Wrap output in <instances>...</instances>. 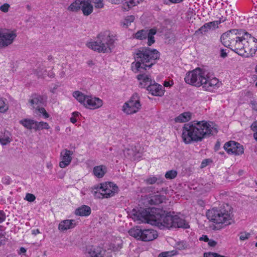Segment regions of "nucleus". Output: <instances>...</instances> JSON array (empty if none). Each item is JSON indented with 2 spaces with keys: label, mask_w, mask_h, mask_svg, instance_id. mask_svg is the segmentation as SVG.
Returning a JSON list of instances; mask_svg holds the SVG:
<instances>
[{
  "label": "nucleus",
  "mask_w": 257,
  "mask_h": 257,
  "mask_svg": "<svg viewBox=\"0 0 257 257\" xmlns=\"http://www.w3.org/2000/svg\"><path fill=\"white\" fill-rule=\"evenodd\" d=\"M114 36L106 31L100 33L95 41L88 43L87 46L99 53H110L114 47Z\"/></svg>",
  "instance_id": "7ed1b4c3"
},
{
  "label": "nucleus",
  "mask_w": 257,
  "mask_h": 257,
  "mask_svg": "<svg viewBox=\"0 0 257 257\" xmlns=\"http://www.w3.org/2000/svg\"><path fill=\"white\" fill-rule=\"evenodd\" d=\"M150 208H140L133 209L128 214L129 216L139 223H148L150 218Z\"/></svg>",
  "instance_id": "9d476101"
},
{
  "label": "nucleus",
  "mask_w": 257,
  "mask_h": 257,
  "mask_svg": "<svg viewBox=\"0 0 257 257\" xmlns=\"http://www.w3.org/2000/svg\"><path fill=\"white\" fill-rule=\"evenodd\" d=\"M86 107L90 109H96L100 107L102 104V100L97 97H92L91 96L88 95L86 101Z\"/></svg>",
  "instance_id": "a211bd4d"
},
{
  "label": "nucleus",
  "mask_w": 257,
  "mask_h": 257,
  "mask_svg": "<svg viewBox=\"0 0 257 257\" xmlns=\"http://www.w3.org/2000/svg\"><path fill=\"white\" fill-rule=\"evenodd\" d=\"M73 155V152L65 149L62 151L60 154L61 161L59 163V166L62 168H64L68 166L71 162Z\"/></svg>",
  "instance_id": "f3484780"
},
{
  "label": "nucleus",
  "mask_w": 257,
  "mask_h": 257,
  "mask_svg": "<svg viewBox=\"0 0 257 257\" xmlns=\"http://www.w3.org/2000/svg\"><path fill=\"white\" fill-rule=\"evenodd\" d=\"M226 50L221 49L220 50V56L221 58H224L227 56V52H226Z\"/></svg>",
  "instance_id": "bf43d9fd"
},
{
  "label": "nucleus",
  "mask_w": 257,
  "mask_h": 257,
  "mask_svg": "<svg viewBox=\"0 0 257 257\" xmlns=\"http://www.w3.org/2000/svg\"><path fill=\"white\" fill-rule=\"evenodd\" d=\"M250 127L253 132H255L253 134V137L257 141V121L253 122Z\"/></svg>",
  "instance_id": "09e8293b"
},
{
  "label": "nucleus",
  "mask_w": 257,
  "mask_h": 257,
  "mask_svg": "<svg viewBox=\"0 0 257 257\" xmlns=\"http://www.w3.org/2000/svg\"><path fill=\"white\" fill-rule=\"evenodd\" d=\"M207 128L206 121L204 120L194 121L184 124L182 134L184 142L188 144L192 142L202 141L209 134L205 131Z\"/></svg>",
  "instance_id": "f03ea898"
},
{
  "label": "nucleus",
  "mask_w": 257,
  "mask_h": 257,
  "mask_svg": "<svg viewBox=\"0 0 257 257\" xmlns=\"http://www.w3.org/2000/svg\"><path fill=\"white\" fill-rule=\"evenodd\" d=\"M210 29H211L208 23H205L203 26H202L200 28L196 31V33L198 34L200 33L201 34H203V32H206Z\"/></svg>",
  "instance_id": "79ce46f5"
},
{
  "label": "nucleus",
  "mask_w": 257,
  "mask_h": 257,
  "mask_svg": "<svg viewBox=\"0 0 257 257\" xmlns=\"http://www.w3.org/2000/svg\"><path fill=\"white\" fill-rule=\"evenodd\" d=\"M187 247V244L185 241H179L176 244V248L179 250L184 249Z\"/></svg>",
  "instance_id": "49530a36"
},
{
  "label": "nucleus",
  "mask_w": 257,
  "mask_h": 257,
  "mask_svg": "<svg viewBox=\"0 0 257 257\" xmlns=\"http://www.w3.org/2000/svg\"><path fill=\"white\" fill-rule=\"evenodd\" d=\"M29 102L30 103L33 108L35 109V111H37L38 109L41 108L44 104L45 99L42 95L34 94L31 95Z\"/></svg>",
  "instance_id": "dca6fc26"
},
{
  "label": "nucleus",
  "mask_w": 257,
  "mask_h": 257,
  "mask_svg": "<svg viewBox=\"0 0 257 257\" xmlns=\"http://www.w3.org/2000/svg\"><path fill=\"white\" fill-rule=\"evenodd\" d=\"M86 257H103L99 250L96 251L95 248L91 247L87 252Z\"/></svg>",
  "instance_id": "e433bc0d"
},
{
  "label": "nucleus",
  "mask_w": 257,
  "mask_h": 257,
  "mask_svg": "<svg viewBox=\"0 0 257 257\" xmlns=\"http://www.w3.org/2000/svg\"><path fill=\"white\" fill-rule=\"evenodd\" d=\"M206 125L207 126V129H205V132H208V134L207 137L210 136L211 135H214L216 134L218 132V130L216 127H212L210 124L206 122Z\"/></svg>",
  "instance_id": "58836bf2"
},
{
  "label": "nucleus",
  "mask_w": 257,
  "mask_h": 257,
  "mask_svg": "<svg viewBox=\"0 0 257 257\" xmlns=\"http://www.w3.org/2000/svg\"><path fill=\"white\" fill-rule=\"evenodd\" d=\"M106 172V168L103 165L97 166L93 168V173L97 178H102Z\"/></svg>",
  "instance_id": "393cba45"
},
{
  "label": "nucleus",
  "mask_w": 257,
  "mask_h": 257,
  "mask_svg": "<svg viewBox=\"0 0 257 257\" xmlns=\"http://www.w3.org/2000/svg\"><path fill=\"white\" fill-rule=\"evenodd\" d=\"M6 219V215L3 211H0V223L3 222ZM6 243L5 236L0 233V246L5 244Z\"/></svg>",
  "instance_id": "f704fd0d"
},
{
  "label": "nucleus",
  "mask_w": 257,
  "mask_h": 257,
  "mask_svg": "<svg viewBox=\"0 0 257 257\" xmlns=\"http://www.w3.org/2000/svg\"><path fill=\"white\" fill-rule=\"evenodd\" d=\"M250 236V233L245 232H240L239 238L241 240H244L248 239Z\"/></svg>",
  "instance_id": "3c124183"
},
{
  "label": "nucleus",
  "mask_w": 257,
  "mask_h": 257,
  "mask_svg": "<svg viewBox=\"0 0 257 257\" xmlns=\"http://www.w3.org/2000/svg\"><path fill=\"white\" fill-rule=\"evenodd\" d=\"M95 185L92 188L91 193L94 195V197L97 199H102L105 198L104 195L102 193L101 190L99 189L95 188Z\"/></svg>",
  "instance_id": "c9c22d12"
},
{
  "label": "nucleus",
  "mask_w": 257,
  "mask_h": 257,
  "mask_svg": "<svg viewBox=\"0 0 257 257\" xmlns=\"http://www.w3.org/2000/svg\"><path fill=\"white\" fill-rule=\"evenodd\" d=\"M20 123L29 130L34 129L35 120L31 119H24L20 121Z\"/></svg>",
  "instance_id": "c85d7f7f"
},
{
  "label": "nucleus",
  "mask_w": 257,
  "mask_h": 257,
  "mask_svg": "<svg viewBox=\"0 0 257 257\" xmlns=\"http://www.w3.org/2000/svg\"><path fill=\"white\" fill-rule=\"evenodd\" d=\"M150 218L148 223L155 225L162 229V221L164 214L162 210L156 208H150Z\"/></svg>",
  "instance_id": "ddd939ff"
},
{
  "label": "nucleus",
  "mask_w": 257,
  "mask_h": 257,
  "mask_svg": "<svg viewBox=\"0 0 257 257\" xmlns=\"http://www.w3.org/2000/svg\"><path fill=\"white\" fill-rule=\"evenodd\" d=\"M37 73L39 77H43L47 75V71L45 69L40 68L37 70Z\"/></svg>",
  "instance_id": "864d4df0"
},
{
  "label": "nucleus",
  "mask_w": 257,
  "mask_h": 257,
  "mask_svg": "<svg viewBox=\"0 0 257 257\" xmlns=\"http://www.w3.org/2000/svg\"><path fill=\"white\" fill-rule=\"evenodd\" d=\"M135 153L134 160L139 159L142 157V153L140 152L141 148L139 146H132Z\"/></svg>",
  "instance_id": "a19ab883"
},
{
  "label": "nucleus",
  "mask_w": 257,
  "mask_h": 257,
  "mask_svg": "<svg viewBox=\"0 0 257 257\" xmlns=\"http://www.w3.org/2000/svg\"><path fill=\"white\" fill-rule=\"evenodd\" d=\"M50 128V126L47 122L44 121L38 122L35 121V130L36 131L42 130L43 129L48 130Z\"/></svg>",
  "instance_id": "473e14b6"
},
{
  "label": "nucleus",
  "mask_w": 257,
  "mask_h": 257,
  "mask_svg": "<svg viewBox=\"0 0 257 257\" xmlns=\"http://www.w3.org/2000/svg\"><path fill=\"white\" fill-rule=\"evenodd\" d=\"M177 173L176 171L170 170L166 172L165 176L167 179H172L177 176Z\"/></svg>",
  "instance_id": "c03bdc74"
},
{
  "label": "nucleus",
  "mask_w": 257,
  "mask_h": 257,
  "mask_svg": "<svg viewBox=\"0 0 257 257\" xmlns=\"http://www.w3.org/2000/svg\"><path fill=\"white\" fill-rule=\"evenodd\" d=\"M208 24H209V25H210L211 29H212V28L215 29V28H217L218 25L219 24L218 21L211 22L208 23Z\"/></svg>",
  "instance_id": "13d9d810"
},
{
  "label": "nucleus",
  "mask_w": 257,
  "mask_h": 257,
  "mask_svg": "<svg viewBox=\"0 0 257 257\" xmlns=\"http://www.w3.org/2000/svg\"><path fill=\"white\" fill-rule=\"evenodd\" d=\"M135 20V17L133 15L127 16L124 21L121 22V25L123 27L127 28L128 26L131 25V23L133 22Z\"/></svg>",
  "instance_id": "4c0bfd02"
},
{
  "label": "nucleus",
  "mask_w": 257,
  "mask_h": 257,
  "mask_svg": "<svg viewBox=\"0 0 257 257\" xmlns=\"http://www.w3.org/2000/svg\"><path fill=\"white\" fill-rule=\"evenodd\" d=\"M240 30L232 29L223 33L221 37L220 41L222 44L226 47L231 48V45L233 44L237 39H239V33Z\"/></svg>",
  "instance_id": "9b49d317"
},
{
  "label": "nucleus",
  "mask_w": 257,
  "mask_h": 257,
  "mask_svg": "<svg viewBox=\"0 0 257 257\" xmlns=\"http://www.w3.org/2000/svg\"><path fill=\"white\" fill-rule=\"evenodd\" d=\"M83 0H76L68 8V10L71 12H77L81 9Z\"/></svg>",
  "instance_id": "c756f323"
},
{
  "label": "nucleus",
  "mask_w": 257,
  "mask_h": 257,
  "mask_svg": "<svg viewBox=\"0 0 257 257\" xmlns=\"http://www.w3.org/2000/svg\"><path fill=\"white\" fill-rule=\"evenodd\" d=\"M7 99L0 97V112H5L8 109V105L6 103Z\"/></svg>",
  "instance_id": "ea45409f"
},
{
  "label": "nucleus",
  "mask_w": 257,
  "mask_h": 257,
  "mask_svg": "<svg viewBox=\"0 0 257 257\" xmlns=\"http://www.w3.org/2000/svg\"><path fill=\"white\" fill-rule=\"evenodd\" d=\"M239 38L236 40L235 42H233V45H231L230 49L240 56L248 57L247 54L245 53V51L243 50L245 43L249 42H257V39L243 30H240Z\"/></svg>",
  "instance_id": "39448f33"
},
{
  "label": "nucleus",
  "mask_w": 257,
  "mask_h": 257,
  "mask_svg": "<svg viewBox=\"0 0 257 257\" xmlns=\"http://www.w3.org/2000/svg\"><path fill=\"white\" fill-rule=\"evenodd\" d=\"M204 257H222V255L213 252H205L204 253Z\"/></svg>",
  "instance_id": "6e6d98bb"
},
{
  "label": "nucleus",
  "mask_w": 257,
  "mask_h": 257,
  "mask_svg": "<svg viewBox=\"0 0 257 257\" xmlns=\"http://www.w3.org/2000/svg\"><path fill=\"white\" fill-rule=\"evenodd\" d=\"M16 37L17 35L14 32H0V49L12 44Z\"/></svg>",
  "instance_id": "2eb2a0df"
},
{
  "label": "nucleus",
  "mask_w": 257,
  "mask_h": 257,
  "mask_svg": "<svg viewBox=\"0 0 257 257\" xmlns=\"http://www.w3.org/2000/svg\"><path fill=\"white\" fill-rule=\"evenodd\" d=\"M252 108L255 110H257V103H256L255 101H251L250 102Z\"/></svg>",
  "instance_id": "69168bd1"
},
{
  "label": "nucleus",
  "mask_w": 257,
  "mask_h": 257,
  "mask_svg": "<svg viewBox=\"0 0 257 257\" xmlns=\"http://www.w3.org/2000/svg\"><path fill=\"white\" fill-rule=\"evenodd\" d=\"M92 1L95 4V7L96 8H102L104 6L103 0H92Z\"/></svg>",
  "instance_id": "603ef678"
},
{
  "label": "nucleus",
  "mask_w": 257,
  "mask_h": 257,
  "mask_svg": "<svg viewBox=\"0 0 257 257\" xmlns=\"http://www.w3.org/2000/svg\"><path fill=\"white\" fill-rule=\"evenodd\" d=\"M95 188L101 190L105 198L111 197L118 192L116 185L110 182L95 185Z\"/></svg>",
  "instance_id": "f8f14e48"
},
{
  "label": "nucleus",
  "mask_w": 257,
  "mask_h": 257,
  "mask_svg": "<svg viewBox=\"0 0 257 257\" xmlns=\"http://www.w3.org/2000/svg\"><path fill=\"white\" fill-rule=\"evenodd\" d=\"M209 238L207 235H203L201 237L199 238L200 240L204 241L205 242H208L209 241Z\"/></svg>",
  "instance_id": "0e129e2a"
},
{
  "label": "nucleus",
  "mask_w": 257,
  "mask_h": 257,
  "mask_svg": "<svg viewBox=\"0 0 257 257\" xmlns=\"http://www.w3.org/2000/svg\"><path fill=\"white\" fill-rule=\"evenodd\" d=\"M133 55L135 62L132 64V68L135 65V72L141 73L150 69L156 63L160 58V53L155 49L142 47L136 49Z\"/></svg>",
  "instance_id": "f257e3e1"
},
{
  "label": "nucleus",
  "mask_w": 257,
  "mask_h": 257,
  "mask_svg": "<svg viewBox=\"0 0 257 257\" xmlns=\"http://www.w3.org/2000/svg\"><path fill=\"white\" fill-rule=\"evenodd\" d=\"M157 179L156 177H150L144 180L147 184H154L156 182Z\"/></svg>",
  "instance_id": "de8ad7c7"
},
{
  "label": "nucleus",
  "mask_w": 257,
  "mask_h": 257,
  "mask_svg": "<svg viewBox=\"0 0 257 257\" xmlns=\"http://www.w3.org/2000/svg\"><path fill=\"white\" fill-rule=\"evenodd\" d=\"M91 210L89 206L82 205L75 210V213L77 215L84 216H88L91 214Z\"/></svg>",
  "instance_id": "5701e85b"
},
{
  "label": "nucleus",
  "mask_w": 257,
  "mask_h": 257,
  "mask_svg": "<svg viewBox=\"0 0 257 257\" xmlns=\"http://www.w3.org/2000/svg\"><path fill=\"white\" fill-rule=\"evenodd\" d=\"M109 3H111L112 4H115V5H118L121 3H122L125 0H107Z\"/></svg>",
  "instance_id": "052dcab7"
},
{
  "label": "nucleus",
  "mask_w": 257,
  "mask_h": 257,
  "mask_svg": "<svg viewBox=\"0 0 257 257\" xmlns=\"http://www.w3.org/2000/svg\"><path fill=\"white\" fill-rule=\"evenodd\" d=\"M165 199V196L161 195H156L152 196L150 202L151 204L157 205L163 202Z\"/></svg>",
  "instance_id": "2f4dec72"
},
{
  "label": "nucleus",
  "mask_w": 257,
  "mask_h": 257,
  "mask_svg": "<svg viewBox=\"0 0 257 257\" xmlns=\"http://www.w3.org/2000/svg\"><path fill=\"white\" fill-rule=\"evenodd\" d=\"M149 30L143 29L138 31L134 35V37L137 39L143 40L146 39L148 36Z\"/></svg>",
  "instance_id": "7c9ffc66"
},
{
  "label": "nucleus",
  "mask_w": 257,
  "mask_h": 257,
  "mask_svg": "<svg viewBox=\"0 0 257 257\" xmlns=\"http://www.w3.org/2000/svg\"><path fill=\"white\" fill-rule=\"evenodd\" d=\"M230 212V207L226 204V206H221L219 209L213 208L208 210L206 212V216L209 220L214 223L227 225L231 223V218Z\"/></svg>",
  "instance_id": "20e7f679"
},
{
  "label": "nucleus",
  "mask_w": 257,
  "mask_h": 257,
  "mask_svg": "<svg viewBox=\"0 0 257 257\" xmlns=\"http://www.w3.org/2000/svg\"><path fill=\"white\" fill-rule=\"evenodd\" d=\"M35 113L36 114H38V113L42 114L45 118H48L50 116L45 109L43 107H41V108L38 109V110L35 111Z\"/></svg>",
  "instance_id": "a18cd8bd"
},
{
  "label": "nucleus",
  "mask_w": 257,
  "mask_h": 257,
  "mask_svg": "<svg viewBox=\"0 0 257 257\" xmlns=\"http://www.w3.org/2000/svg\"><path fill=\"white\" fill-rule=\"evenodd\" d=\"M173 252H174V251H166V252H164L165 253V255H166V256H167V257H171L174 254Z\"/></svg>",
  "instance_id": "774afa93"
},
{
  "label": "nucleus",
  "mask_w": 257,
  "mask_h": 257,
  "mask_svg": "<svg viewBox=\"0 0 257 257\" xmlns=\"http://www.w3.org/2000/svg\"><path fill=\"white\" fill-rule=\"evenodd\" d=\"M128 233L135 238L144 241L153 240L158 236L156 231L153 229H142L138 226L131 228Z\"/></svg>",
  "instance_id": "6e6552de"
},
{
  "label": "nucleus",
  "mask_w": 257,
  "mask_h": 257,
  "mask_svg": "<svg viewBox=\"0 0 257 257\" xmlns=\"http://www.w3.org/2000/svg\"><path fill=\"white\" fill-rule=\"evenodd\" d=\"M2 182L6 185H9L11 183V179L10 177L7 176L5 177H4L2 179Z\"/></svg>",
  "instance_id": "4d7b16f0"
},
{
  "label": "nucleus",
  "mask_w": 257,
  "mask_h": 257,
  "mask_svg": "<svg viewBox=\"0 0 257 257\" xmlns=\"http://www.w3.org/2000/svg\"><path fill=\"white\" fill-rule=\"evenodd\" d=\"M223 148L229 154L239 155L244 152V149L242 145L232 141L226 142L224 145Z\"/></svg>",
  "instance_id": "4468645a"
},
{
  "label": "nucleus",
  "mask_w": 257,
  "mask_h": 257,
  "mask_svg": "<svg viewBox=\"0 0 257 257\" xmlns=\"http://www.w3.org/2000/svg\"><path fill=\"white\" fill-rule=\"evenodd\" d=\"M124 153L125 155H127V156L130 159L135 158V153H134L133 149L132 147L130 148L125 149L124 150Z\"/></svg>",
  "instance_id": "37998d69"
},
{
  "label": "nucleus",
  "mask_w": 257,
  "mask_h": 257,
  "mask_svg": "<svg viewBox=\"0 0 257 257\" xmlns=\"http://www.w3.org/2000/svg\"><path fill=\"white\" fill-rule=\"evenodd\" d=\"M25 199L29 202H33L36 199L35 196L31 193H27L26 195Z\"/></svg>",
  "instance_id": "8fccbe9b"
},
{
  "label": "nucleus",
  "mask_w": 257,
  "mask_h": 257,
  "mask_svg": "<svg viewBox=\"0 0 257 257\" xmlns=\"http://www.w3.org/2000/svg\"><path fill=\"white\" fill-rule=\"evenodd\" d=\"M207 242L208 245L211 247H214L217 244V242L212 239H209Z\"/></svg>",
  "instance_id": "680f3d73"
},
{
  "label": "nucleus",
  "mask_w": 257,
  "mask_h": 257,
  "mask_svg": "<svg viewBox=\"0 0 257 257\" xmlns=\"http://www.w3.org/2000/svg\"><path fill=\"white\" fill-rule=\"evenodd\" d=\"M220 142L219 141H217L216 144H215V145L214 146V150L215 151H217L219 150V149L220 148Z\"/></svg>",
  "instance_id": "338daca9"
},
{
  "label": "nucleus",
  "mask_w": 257,
  "mask_h": 257,
  "mask_svg": "<svg viewBox=\"0 0 257 257\" xmlns=\"http://www.w3.org/2000/svg\"><path fill=\"white\" fill-rule=\"evenodd\" d=\"M205 79L206 80L203 81L204 85H203V88L206 90H208L210 87L216 85L218 83V79L217 78H213L211 79L207 75Z\"/></svg>",
  "instance_id": "b1692460"
},
{
  "label": "nucleus",
  "mask_w": 257,
  "mask_h": 257,
  "mask_svg": "<svg viewBox=\"0 0 257 257\" xmlns=\"http://www.w3.org/2000/svg\"><path fill=\"white\" fill-rule=\"evenodd\" d=\"M157 31L155 29H151L149 30V32L148 33V36H147L148 38V46H151L153 44H154L155 42V38L154 35L156 34Z\"/></svg>",
  "instance_id": "72a5a7b5"
},
{
  "label": "nucleus",
  "mask_w": 257,
  "mask_h": 257,
  "mask_svg": "<svg viewBox=\"0 0 257 257\" xmlns=\"http://www.w3.org/2000/svg\"><path fill=\"white\" fill-rule=\"evenodd\" d=\"M207 74L200 69L197 68L192 71L188 72L184 78L186 83L196 87H200L204 85Z\"/></svg>",
  "instance_id": "423d86ee"
},
{
  "label": "nucleus",
  "mask_w": 257,
  "mask_h": 257,
  "mask_svg": "<svg viewBox=\"0 0 257 257\" xmlns=\"http://www.w3.org/2000/svg\"><path fill=\"white\" fill-rule=\"evenodd\" d=\"M141 107L140 97L137 93H135L128 101L124 103L122 110L127 114H131L137 112Z\"/></svg>",
  "instance_id": "1a4fd4ad"
},
{
  "label": "nucleus",
  "mask_w": 257,
  "mask_h": 257,
  "mask_svg": "<svg viewBox=\"0 0 257 257\" xmlns=\"http://www.w3.org/2000/svg\"><path fill=\"white\" fill-rule=\"evenodd\" d=\"M138 80H140V85L142 88L147 87L149 84L152 83L153 80L149 75L144 74H139L137 76Z\"/></svg>",
  "instance_id": "412c9836"
},
{
  "label": "nucleus",
  "mask_w": 257,
  "mask_h": 257,
  "mask_svg": "<svg viewBox=\"0 0 257 257\" xmlns=\"http://www.w3.org/2000/svg\"><path fill=\"white\" fill-rule=\"evenodd\" d=\"M191 114L190 112H185L180 114L175 119L176 122H184L188 121L191 119Z\"/></svg>",
  "instance_id": "bb28decb"
},
{
  "label": "nucleus",
  "mask_w": 257,
  "mask_h": 257,
  "mask_svg": "<svg viewBox=\"0 0 257 257\" xmlns=\"http://www.w3.org/2000/svg\"><path fill=\"white\" fill-rule=\"evenodd\" d=\"M93 6L89 0H83L81 10L85 16H88L93 12Z\"/></svg>",
  "instance_id": "4be33fe9"
},
{
  "label": "nucleus",
  "mask_w": 257,
  "mask_h": 257,
  "mask_svg": "<svg viewBox=\"0 0 257 257\" xmlns=\"http://www.w3.org/2000/svg\"><path fill=\"white\" fill-rule=\"evenodd\" d=\"M73 96L81 103L86 105V101L88 95H84L83 93L79 91H74Z\"/></svg>",
  "instance_id": "cd10ccee"
},
{
  "label": "nucleus",
  "mask_w": 257,
  "mask_h": 257,
  "mask_svg": "<svg viewBox=\"0 0 257 257\" xmlns=\"http://www.w3.org/2000/svg\"><path fill=\"white\" fill-rule=\"evenodd\" d=\"M10 7V5L6 3L0 7V10L3 12L7 13L9 11Z\"/></svg>",
  "instance_id": "5fc2aeb1"
},
{
  "label": "nucleus",
  "mask_w": 257,
  "mask_h": 257,
  "mask_svg": "<svg viewBox=\"0 0 257 257\" xmlns=\"http://www.w3.org/2000/svg\"><path fill=\"white\" fill-rule=\"evenodd\" d=\"M10 132L7 131L0 133V143L2 145H6L10 143Z\"/></svg>",
  "instance_id": "a878e982"
},
{
  "label": "nucleus",
  "mask_w": 257,
  "mask_h": 257,
  "mask_svg": "<svg viewBox=\"0 0 257 257\" xmlns=\"http://www.w3.org/2000/svg\"><path fill=\"white\" fill-rule=\"evenodd\" d=\"M163 217L161 222L162 224V229L164 227L168 228L171 227L187 228L189 227L188 224L186 222L184 219L179 217L178 215L172 214L170 212H167Z\"/></svg>",
  "instance_id": "0eeeda50"
},
{
  "label": "nucleus",
  "mask_w": 257,
  "mask_h": 257,
  "mask_svg": "<svg viewBox=\"0 0 257 257\" xmlns=\"http://www.w3.org/2000/svg\"><path fill=\"white\" fill-rule=\"evenodd\" d=\"M148 90L153 95L161 96L163 94V86L155 81L153 80L152 83L149 84L147 86Z\"/></svg>",
  "instance_id": "6ab92c4d"
},
{
  "label": "nucleus",
  "mask_w": 257,
  "mask_h": 257,
  "mask_svg": "<svg viewBox=\"0 0 257 257\" xmlns=\"http://www.w3.org/2000/svg\"><path fill=\"white\" fill-rule=\"evenodd\" d=\"M76 225L75 220L66 219L61 221L59 224L58 229L61 231L74 228Z\"/></svg>",
  "instance_id": "aec40b11"
},
{
  "label": "nucleus",
  "mask_w": 257,
  "mask_h": 257,
  "mask_svg": "<svg viewBox=\"0 0 257 257\" xmlns=\"http://www.w3.org/2000/svg\"><path fill=\"white\" fill-rule=\"evenodd\" d=\"M210 162V160L209 159L204 160L201 163V168H202L206 167L208 165V162Z\"/></svg>",
  "instance_id": "e2e57ef3"
}]
</instances>
